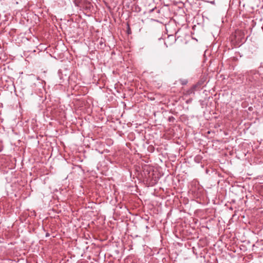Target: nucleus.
I'll return each instance as SVG.
<instances>
[{"label": "nucleus", "instance_id": "1", "mask_svg": "<svg viewBox=\"0 0 263 263\" xmlns=\"http://www.w3.org/2000/svg\"><path fill=\"white\" fill-rule=\"evenodd\" d=\"M260 74L257 70H252L247 73V79L250 82H256L259 79Z\"/></svg>", "mask_w": 263, "mask_h": 263}, {"label": "nucleus", "instance_id": "2", "mask_svg": "<svg viewBox=\"0 0 263 263\" xmlns=\"http://www.w3.org/2000/svg\"><path fill=\"white\" fill-rule=\"evenodd\" d=\"M195 88H196V86H193L190 89H189L187 91H186L185 94L186 95H190L193 93H194Z\"/></svg>", "mask_w": 263, "mask_h": 263}, {"label": "nucleus", "instance_id": "3", "mask_svg": "<svg viewBox=\"0 0 263 263\" xmlns=\"http://www.w3.org/2000/svg\"><path fill=\"white\" fill-rule=\"evenodd\" d=\"M181 84L183 85H186L187 83V80H180Z\"/></svg>", "mask_w": 263, "mask_h": 263}, {"label": "nucleus", "instance_id": "4", "mask_svg": "<svg viewBox=\"0 0 263 263\" xmlns=\"http://www.w3.org/2000/svg\"><path fill=\"white\" fill-rule=\"evenodd\" d=\"M210 3L212 4H215V1H211L210 2Z\"/></svg>", "mask_w": 263, "mask_h": 263}]
</instances>
